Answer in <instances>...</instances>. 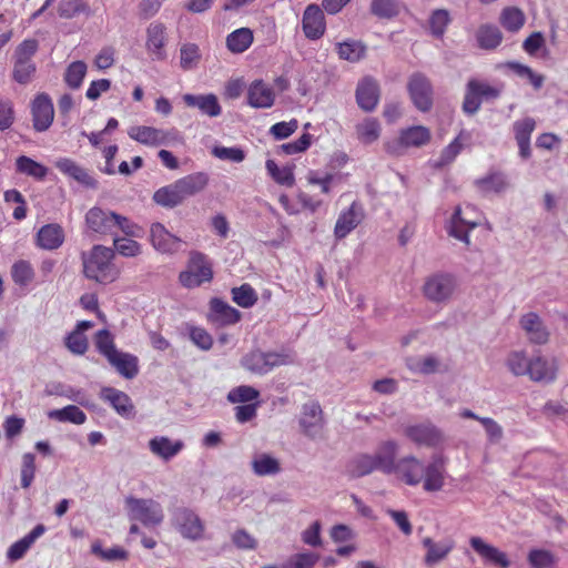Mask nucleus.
<instances>
[{
  "label": "nucleus",
  "mask_w": 568,
  "mask_h": 568,
  "mask_svg": "<svg viewBox=\"0 0 568 568\" xmlns=\"http://www.w3.org/2000/svg\"><path fill=\"white\" fill-rule=\"evenodd\" d=\"M469 544L484 562L490 564L497 568L510 567L511 562L507 554L499 550L497 547L487 544L483 538L474 536L469 539Z\"/></svg>",
  "instance_id": "nucleus-19"
},
{
  "label": "nucleus",
  "mask_w": 568,
  "mask_h": 568,
  "mask_svg": "<svg viewBox=\"0 0 568 568\" xmlns=\"http://www.w3.org/2000/svg\"><path fill=\"white\" fill-rule=\"evenodd\" d=\"M36 456L32 453H26L21 459V486L29 488L36 476Z\"/></svg>",
  "instance_id": "nucleus-63"
},
{
  "label": "nucleus",
  "mask_w": 568,
  "mask_h": 568,
  "mask_svg": "<svg viewBox=\"0 0 568 568\" xmlns=\"http://www.w3.org/2000/svg\"><path fill=\"white\" fill-rule=\"evenodd\" d=\"M375 469H378L376 458L367 454L356 456L347 465V474L353 478L366 476Z\"/></svg>",
  "instance_id": "nucleus-43"
},
{
  "label": "nucleus",
  "mask_w": 568,
  "mask_h": 568,
  "mask_svg": "<svg viewBox=\"0 0 568 568\" xmlns=\"http://www.w3.org/2000/svg\"><path fill=\"white\" fill-rule=\"evenodd\" d=\"M150 239L153 247L164 254L176 253L182 240L169 232L162 223H153L150 227Z\"/></svg>",
  "instance_id": "nucleus-21"
},
{
  "label": "nucleus",
  "mask_w": 568,
  "mask_h": 568,
  "mask_svg": "<svg viewBox=\"0 0 568 568\" xmlns=\"http://www.w3.org/2000/svg\"><path fill=\"white\" fill-rule=\"evenodd\" d=\"M265 168L272 180L278 185L293 187L295 185L294 165L278 166L274 160L268 159Z\"/></svg>",
  "instance_id": "nucleus-39"
},
{
  "label": "nucleus",
  "mask_w": 568,
  "mask_h": 568,
  "mask_svg": "<svg viewBox=\"0 0 568 568\" xmlns=\"http://www.w3.org/2000/svg\"><path fill=\"white\" fill-rule=\"evenodd\" d=\"M231 294L233 302L243 308L252 307L257 302L255 290L247 283L233 287Z\"/></svg>",
  "instance_id": "nucleus-54"
},
{
  "label": "nucleus",
  "mask_w": 568,
  "mask_h": 568,
  "mask_svg": "<svg viewBox=\"0 0 568 568\" xmlns=\"http://www.w3.org/2000/svg\"><path fill=\"white\" fill-rule=\"evenodd\" d=\"M36 70L37 68L33 61L16 60L12 78L20 84H27L33 78Z\"/></svg>",
  "instance_id": "nucleus-60"
},
{
  "label": "nucleus",
  "mask_w": 568,
  "mask_h": 568,
  "mask_svg": "<svg viewBox=\"0 0 568 568\" xmlns=\"http://www.w3.org/2000/svg\"><path fill=\"white\" fill-rule=\"evenodd\" d=\"M425 465L417 457L409 455L402 457L396 463V468L393 474L408 486H417L422 483L424 477Z\"/></svg>",
  "instance_id": "nucleus-16"
},
{
  "label": "nucleus",
  "mask_w": 568,
  "mask_h": 568,
  "mask_svg": "<svg viewBox=\"0 0 568 568\" xmlns=\"http://www.w3.org/2000/svg\"><path fill=\"white\" fill-rule=\"evenodd\" d=\"M260 397V392L248 385H241L232 388L227 394L230 403H251Z\"/></svg>",
  "instance_id": "nucleus-58"
},
{
  "label": "nucleus",
  "mask_w": 568,
  "mask_h": 568,
  "mask_svg": "<svg viewBox=\"0 0 568 568\" xmlns=\"http://www.w3.org/2000/svg\"><path fill=\"white\" fill-rule=\"evenodd\" d=\"M253 471L257 476L275 475L280 473V462L268 454H260L252 460Z\"/></svg>",
  "instance_id": "nucleus-52"
},
{
  "label": "nucleus",
  "mask_w": 568,
  "mask_h": 568,
  "mask_svg": "<svg viewBox=\"0 0 568 568\" xmlns=\"http://www.w3.org/2000/svg\"><path fill=\"white\" fill-rule=\"evenodd\" d=\"M500 93L501 88L470 79L466 85L463 110L467 114H475L480 109L483 100H495Z\"/></svg>",
  "instance_id": "nucleus-7"
},
{
  "label": "nucleus",
  "mask_w": 568,
  "mask_h": 568,
  "mask_svg": "<svg viewBox=\"0 0 568 568\" xmlns=\"http://www.w3.org/2000/svg\"><path fill=\"white\" fill-rule=\"evenodd\" d=\"M456 278L450 274H435L424 284V295L433 302L440 303L449 300L456 290Z\"/></svg>",
  "instance_id": "nucleus-8"
},
{
  "label": "nucleus",
  "mask_w": 568,
  "mask_h": 568,
  "mask_svg": "<svg viewBox=\"0 0 568 568\" xmlns=\"http://www.w3.org/2000/svg\"><path fill=\"white\" fill-rule=\"evenodd\" d=\"M293 358L287 353L252 351L242 358V366L256 375H265L273 368L288 365Z\"/></svg>",
  "instance_id": "nucleus-4"
},
{
  "label": "nucleus",
  "mask_w": 568,
  "mask_h": 568,
  "mask_svg": "<svg viewBox=\"0 0 568 568\" xmlns=\"http://www.w3.org/2000/svg\"><path fill=\"white\" fill-rule=\"evenodd\" d=\"M423 488L427 493H435L443 489L445 485V459L434 458L424 467Z\"/></svg>",
  "instance_id": "nucleus-27"
},
{
  "label": "nucleus",
  "mask_w": 568,
  "mask_h": 568,
  "mask_svg": "<svg viewBox=\"0 0 568 568\" xmlns=\"http://www.w3.org/2000/svg\"><path fill=\"white\" fill-rule=\"evenodd\" d=\"M153 201L163 207H175L184 202L175 182L160 187L153 194Z\"/></svg>",
  "instance_id": "nucleus-41"
},
{
  "label": "nucleus",
  "mask_w": 568,
  "mask_h": 568,
  "mask_svg": "<svg viewBox=\"0 0 568 568\" xmlns=\"http://www.w3.org/2000/svg\"><path fill=\"white\" fill-rule=\"evenodd\" d=\"M16 169L17 172L31 176L39 181L43 180L48 174V169L43 164L34 161L33 159L27 155H20L19 158H17Z\"/></svg>",
  "instance_id": "nucleus-47"
},
{
  "label": "nucleus",
  "mask_w": 568,
  "mask_h": 568,
  "mask_svg": "<svg viewBox=\"0 0 568 568\" xmlns=\"http://www.w3.org/2000/svg\"><path fill=\"white\" fill-rule=\"evenodd\" d=\"M11 278L16 285L26 287L30 285L34 278V268L27 260H18L11 266Z\"/></svg>",
  "instance_id": "nucleus-48"
},
{
  "label": "nucleus",
  "mask_w": 568,
  "mask_h": 568,
  "mask_svg": "<svg viewBox=\"0 0 568 568\" xmlns=\"http://www.w3.org/2000/svg\"><path fill=\"white\" fill-rule=\"evenodd\" d=\"M166 28L162 22H152L146 28L145 48L153 60L163 61L166 59Z\"/></svg>",
  "instance_id": "nucleus-20"
},
{
  "label": "nucleus",
  "mask_w": 568,
  "mask_h": 568,
  "mask_svg": "<svg viewBox=\"0 0 568 568\" xmlns=\"http://www.w3.org/2000/svg\"><path fill=\"white\" fill-rule=\"evenodd\" d=\"M520 326L525 331L530 343L542 345L548 342L549 333L536 313L530 312L523 315L520 318Z\"/></svg>",
  "instance_id": "nucleus-31"
},
{
  "label": "nucleus",
  "mask_w": 568,
  "mask_h": 568,
  "mask_svg": "<svg viewBox=\"0 0 568 568\" xmlns=\"http://www.w3.org/2000/svg\"><path fill=\"white\" fill-rule=\"evenodd\" d=\"M475 184L483 193H500L508 187L506 175L499 171L489 172L486 176L477 179Z\"/></svg>",
  "instance_id": "nucleus-40"
},
{
  "label": "nucleus",
  "mask_w": 568,
  "mask_h": 568,
  "mask_svg": "<svg viewBox=\"0 0 568 568\" xmlns=\"http://www.w3.org/2000/svg\"><path fill=\"white\" fill-rule=\"evenodd\" d=\"M499 22L508 32H518L526 22L525 13L517 7H506L501 10Z\"/></svg>",
  "instance_id": "nucleus-42"
},
{
  "label": "nucleus",
  "mask_w": 568,
  "mask_h": 568,
  "mask_svg": "<svg viewBox=\"0 0 568 568\" xmlns=\"http://www.w3.org/2000/svg\"><path fill=\"white\" fill-rule=\"evenodd\" d=\"M422 544L426 549L424 564L428 567H433L443 561L444 559H446L447 556L455 548V541L449 538L440 541H435L430 537H425L423 538Z\"/></svg>",
  "instance_id": "nucleus-26"
},
{
  "label": "nucleus",
  "mask_w": 568,
  "mask_h": 568,
  "mask_svg": "<svg viewBox=\"0 0 568 568\" xmlns=\"http://www.w3.org/2000/svg\"><path fill=\"white\" fill-rule=\"evenodd\" d=\"M275 101L274 89L262 79L254 80L247 88V104L255 109L272 108Z\"/></svg>",
  "instance_id": "nucleus-23"
},
{
  "label": "nucleus",
  "mask_w": 568,
  "mask_h": 568,
  "mask_svg": "<svg viewBox=\"0 0 568 568\" xmlns=\"http://www.w3.org/2000/svg\"><path fill=\"white\" fill-rule=\"evenodd\" d=\"M82 274L89 281L100 285H109L121 276V268L115 264V251L104 245H93L80 255Z\"/></svg>",
  "instance_id": "nucleus-1"
},
{
  "label": "nucleus",
  "mask_w": 568,
  "mask_h": 568,
  "mask_svg": "<svg viewBox=\"0 0 568 568\" xmlns=\"http://www.w3.org/2000/svg\"><path fill=\"white\" fill-rule=\"evenodd\" d=\"M100 398L109 403L110 406L124 418H132L135 415L134 405L130 396L114 387H103L100 392Z\"/></svg>",
  "instance_id": "nucleus-22"
},
{
  "label": "nucleus",
  "mask_w": 568,
  "mask_h": 568,
  "mask_svg": "<svg viewBox=\"0 0 568 568\" xmlns=\"http://www.w3.org/2000/svg\"><path fill=\"white\" fill-rule=\"evenodd\" d=\"M55 168L64 175L75 180L77 182L81 183L82 185L90 187V189H97L98 187V181L89 174V172L80 166L75 161L69 158H61L57 160Z\"/></svg>",
  "instance_id": "nucleus-29"
},
{
  "label": "nucleus",
  "mask_w": 568,
  "mask_h": 568,
  "mask_svg": "<svg viewBox=\"0 0 568 568\" xmlns=\"http://www.w3.org/2000/svg\"><path fill=\"white\" fill-rule=\"evenodd\" d=\"M125 504L131 518L139 520L145 527H156L164 519L163 508L154 499L128 497Z\"/></svg>",
  "instance_id": "nucleus-6"
},
{
  "label": "nucleus",
  "mask_w": 568,
  "mask_h": 568,
  "mask_svg": "<svg viewBox=\"0 0 568 568\" xmlns=\"http://www.w3.org/2000/svg\"><path fill=\"white\" fill-rule=\"evenodd\" d=\"M201 60L200 48L195 43H184L180 49V64L183 70H191Z\"/></svg>",
  "instance_id": "nucleus-56"
},
{
  "label": "nucleus",
  "mask_w": 568,
  "mask_h": 568,
  "mask_svg": "<svg viewBox=\"0 0 568 568\" xmlns=\"http://www.w3.org/2000/svg\"><path fill=\"white\" fill-rule=\"evenodd\" d=\"M32 126L37 132L47 131L54 119V108L47 93H39L31 103Z\"/></svg>",
  "instance_id": "nucleus-11"
},
{
  "label": "nucleus",
  "mask_w": 568,
  "mask_h": 568,
  "mask_svg": "<svg viewBox=\"0 0 568 568\" xmlns=\"http://www.w3.org/2000/svg\"><path fill=\"white\" fill-rule=\"evenodd\" d=\"M108 362L125 378H133L139 373L138 357L116 351L108 358Z\"/></svg>",
  "instance_id": "nucleus-37"
},
{
  "label": "nucleus",
  "mask_w": 568,
  "mask_h": 568,
  "mask_svg": "<svg viewBox=\"0 0 568 568\" xmlns=\"http://www.w3.org/2000/svg\"><path fill=\"white\" fill-rule=\"evenodd\" d=\"M88 229L100 235H115L121 230L126 235H133V225L125 216L101 207H91L85 214Z\"/></svg>",
  "instance_id": "nucleus-2"
},
{
  "label": "nucleus",
  "mask_w": 568,
  "mask_h": 568,
  "mask_svg": "<svg viewBox=\"0 0 568 568\" xmlns=\"http://www.w3.org/2000/svg\"><path fill=\"white\" fill-rule=\"evenodd\" d=\"M94 344L98 352L106 359L118 351L114 345V337L108 329H100L95 333Z\"/></svg>",
  "instance_id": "nucleus-57"
},
{
  "label": "nucleus",
  "mask_w": 568,
  "mask_h": 568,
  "mask_svg": "<svg viewBox=\"0 0 568 568\" xmlns=\"http://www.w3.org/2000/svg\"><path fill=\"white\" fill-rule=\"evenodd\" d=\"M432 138L428 128L424 125H413L400 130L397 139L385 143V151L393 155L399 156L408 148H420L426 145Z\"/></svg>",
  "instance_id": "nucleus-5"
},
{
  "label": "nucleus",
  "mask_w": 568,
  "mask_h": 568,
  "mask_svg": "<svg viewBox=\"0 0 568 568\" xmlns=\"http://www.w3.org/2000/svg\"><path fill=\"white\" fill-rule=\"evenodd\" d=\"M115 253L124 257H135L141 254L142 246L139 242L129 237H113Z\"/></svg>",
  "instance_id": "nucleus-59"
},
{
  "label": "nucleus",
  "mask_w": 568,
  "mask_h": 568,
  "mask_svg": "<svg viewBox=\"0 0 568 568\" xmlns=\"http://www.w3.org/2000/svg\"><path fill=\"white\" fill-rule=\"evenodd\" d=\"M302 30L306 39L316 41L326 32V19L323 10L316 3L308 4L302 17Z\"/></svg>",
  "instance_id": "nucleus-12"
},
{
  "label": "nucleus",
  "mask_w": 568,
  "mask_h": 568,
  "mask_svg": "<svg viewBox=\"0 0 568 568\" xmlns=\"http://www.w3.org/2000/svg\"><path fill=\"white\" fill-rule=\"evenodd\" d=\"M48 417L61 423L69 422L75 425H82L87 420L85 413L75 405H68L60 409L50 410Z\"/></svg>",
  "instance_id": "nucleus-46"
},
{
  "label": "nucleus",
  "mask_w": 568,
  "mask_h": 568,
  "mask_svg": "<svg viewBox=\"0 0 568 568\" xmlns=\"http://www.w3.org/2000/svg\"><path fill=\"white\" fill-rule=\"evenodd\" d=\"M530 358L524 351H514L509 353L506 365L515 376H527Z\"/></svg>",
  "instance_id": "nucleus-55"
},
{
  "label": "nucleus",
  "mask_w": 568,
  "mask_h": 568,
  "mask_svg": "<svg viewBox=\"0 0 568 568\" xmlns=\"http://www.w3.org/2000/svg\"><path fill=\"white\" fill-rule=\"evenodd\" d=\"M253 42V32L248 28H240L231 32L226 38L227 49L233 53H242Z\"/></svg>",
  "instance_id": "nucleus-45"
},
{
  "label": "nucleus",
  "mask_w": 568,
  "mask_h": 568,
  "mask_svg": "<svg viewBox=\"0 0 568 568\" xmlns=\"http://www.w3.org/2000/svg\"><path fill=\"white\" fill-rule=\"evenodd\" d=\"M298 422L305 436L312 439L322 437L325 422L320 403L315 400L305 403Z\"/></svg>",
  "instance_id": "nucleus-9"
},
{
  "label": "nucleus",
  "mask_w": 568,
  "mask_h": 568,
  "mask_svg": "<svg viewBox=\"0 0 568 568\" xmlns=\"http://www.w3.org/2000/svg\"><path fill=\"white\" fill-rule=\"evenodd\" d=\"M535 128L536 121L529 116L514 122V135L518 144L519 155L523 159H528L531 155L530 136L535 131Z\"/></svg>",
  "instance_id": "nucleus-30"
},
{
  "label": "nucleus",
  "mask_w": 568,
  "mask_h": 568,
  "mask_svg": "<svg viewBox=\"0 0 568 568\" xmlns=\"http://www.w3.org/2000/svg\"><path fill=\"white\" fill-rule=\"evenodd\" d=\"M64 240L63 227L58 223H49L38 230L34 243L39 248L54 251L62 246Z\"/></svg>",
  "instance_id": "nucleus-25"
},
{
  "label": "nucleus",
  "mask_w": 568,
  "mask_h": 568,
  "mask_svg": "<svg viewBox=\"0 0 568 568\" xmlns=\"http://www.w3.org/2000/svg\"><path fill=\"white\" fill-rule=\"evenodd\" d=\"M183 101L187 106L199 108L203 114L212 118L220 115L222 111L214 94L194 95L187 93L183 95Z\"/></svg>",
  "instance_id": "nucleus-36"
},
{
  "label": "nucleus",
  "mask_w": 568,
  "mask_h": 568,
  "mask_svg": "<svg viewBox=\"0 0 568 568\" xmlns=\"http://www.w3.org/2000/svg\"><path fill=\"white\" fill-rule=\"evenodd\" d=\"M213 278L212 263L209 257L197 251L190 253L186 270L179 275V281L186 288L199 287Z\"/></svg>",
  "instance_id": "nucleus-3"
},
{
  "label": "nucleus",
  "mask_w": 568,
  "mask_h": 568,
  "mask_svg": "<svg viewBox=\"0 0 568 568\" xmlns=\"http://www.w3.org/2000/svg\"><path fill=\"white\" fill-rule=\"evenodd\" d=\"M336 175L329 172L321 173L317 170H310L306 174V181L310 185H317L323 194H329L332 190V183Z\"/></svg>",
  "instance_id": "nucleus-61"
},
{
  "label": "nucleus",
  "mask_w": 568,
  "mask_h": 568,
  "mask_svg": "<svg viewBox=\"0 0 568 568\" xmlns=\"http://www.w3.org/2000/svg\"><path fill=\"white\" fill-rule=\"evenodd\" d=\"M184 447L185 444L183 440H173L166 436H155L149 440L150 452L165 462L171 460L173 457L179 455Z\"/></svg>",
  "instance_id": "nucleus-28"
},
{
  "label": "nucleus",
  "mask_w": 568,
  "mask_h": 568,
  "mask_svg": "<svg viewBox=\"0 0 568 568\" xmlns=\"http://www.w3.org/2000/svg\"><path fill=\"white\" fill-rule=\"evenodd\" d=\"M367 52L366 45L358 40H346L336 43V53L341 60L356 63L365 58Z\"/></svg>",
  "instance_id": "nucleus-38"
},
{
  "label": "nucleus",
  "mask_w": 568,
  "mask_h": 568,
  "mask_svg": "<svg viewBox=\"0 0 568 568\" xmlns=\"http://www.w3.org/2000/svg\"><path fill=\"white\" fill-rule=\"evenodd\" d=\"M211 321L220 326L236 324L241 313L221 298L214 297L210 302Z\"/></svg>",
  "instance_id": "nucleus-32"
},
{
  "label": "nucleus",
  "mask_w": 568,
  "mask_h": 568,
  "mask_svg": "<svg viewBox=\"0 0 568 568\" xmlns=\"http://www.w3.org/2000/svg\"><path fill=\"white\" fill-rule=\"evenodd\" d=\"M477 226V222H470L466 219L462 217V210L457 207L452 217L449 235L454 236L457 240L469 244L468 233L470 230Z\"/></svg>",
  "instance_id": "nucleus-44"
},
{
  "label": "nucleus",
  "mask_w": 568,
  "mask_h": 568,
  "mask_svg": "<svg viewBox=\"0 0 568 568\" xmlns=\"http://www.w3.org/2000/svg\"><path fill=\"white\" fill-rule=\"evenodd\" d=\"M173 524L184 538L196 540L203 536L204 526L200 517L191 509H176L173 515Z\"/></svg>",
  "instance_id": "nucleus-14"
},
{
  "label": "nucleus",
  "mask_w": 568,
  "mask_h": 568,
  "mask_svg": "<svg viewBox=\"0 0 568 568\" xmlns=\"http://www.w3.org/2000/svg\"><path fill=\"white\" fill-rule=\"evenodd\" d=\"M405 436L417 446L438 447L444 442V435L432 423L409 425L404 429Z\"/></svg>",
  "instance_id": "nucleus-10"
},
{
  "label": "nucleus",
  "mask_w": 568,
  "mask_h": 568,
  "mask_svg": "<svg viewBox=\"0 0 568 568\" xmlns=\"http://www.w3.org/2000/svg\"><path fill=\"white\" fill-rule=\"evenodd\" d=\"M452 18L446 9H436L430 13L428 23L430 33L436 38H442L446 32Z\"/></svg>",
  "instance_id": "nucleus-53"
},
{
  "label": "nucleus",
  "mask_w": 568,
  "mask_h": 568,
  "mask_svg": "<svg viewBox=\"0 0 568 568\" xmlns=\"http://www.w3.org/2000/svg\"><path fill=\"white\" fill-rule=\"evenodd\" d=\"M379 93L377 81L372 77H365L357 84L356 102L362 110L371 112L379 102Z\"/></svg>",
  "instance_id": "nucleus-24"
},
{
  "label": "nucleus",
  "mask_w": 568,
  "mask_h": 568,
  "mask_svg": "<svg viewBox=\"0 0 568 568\" xmlns=\"http://www.w3.org/2000/svg\"><path fill=\"white\" fill-rule=\"evenodd\" d=\"M365 213L361 202L354 201L348 209L341 212L334 226V235L342 240L346 237L364 219Z\"/></svg>",
  "instance_id": "nucleus-17"
},
{
  "label": "nucleus",
  "mask_w": 568,
  "mask_h": 568,
  "mask_svg": "<svg viewBox=\"0 0 568 568\" xmlns=\"http://www.w3.org/2000/svg\"><path fill=\"white\" fill-rule=\"evenodd\" d=\"M398 446L396 442L394 440H386L383 442L378 450L375 455H373L374 458H376V464L379 470H382L384 474H393L396 468V454H397Z\"/></svg>",
  "instance_id": "nucleus-35"
},
{
  "label": "nucleus",
  "mask_w": 568,
  "mask_h": 568,
  "mask_svg": "<svg viewBox=\"0 0 568 568\" xmlns=\"http://www.w3.org/2000/svg\"><path fill=\"white\" fill-rule=\"evenodd\" d=\"M558 374V363L555 358L548 359L545 356L537 355L530 358L527 376L536 383L550 384L556 381Z\"/></svg>",
  "instance_id": "nucleus-18"
},
{
  "label": "nucleus",
  "mask_w": 568,
  "mask_h": 568,
  "mask_svg": "<svg viewBox=\"0 0 568 568\" xmlns=\"http://www.w3.org/2000/svg\"><path fill=\"white\" fill-rule=\"evenodd\" d=\"M408 92L414 105L426 112L433 105V90L428 79L422 73H414L408 81Z\"/></svg>",
  "instance_id": "nucleus-15"
},
{
  "label": "nucleus",
  "mask_w": 568,
  "mask_h": 568,
  "mask_svg": "<svg viewBox=\"0 0 568 568\" xmlns=\"http://www.w3.org/2000/svg\"><path fill=\"white\" fill-rule=\"evenodd\" d=\"M128 134L131 139L149 146L166 145L176 139L175 131H164L146 125L132 126Z\"/></svg>",
  "instance_id": "nucleus-13"
},
{
  "label": "nucleus",
  "mask_w": 568,
  "mask_h": 568,
  "mask_svg": "<svg viewBox=\"0 0 568 568\" xmlns=\"http://www.w3.org/2000/svg\"><path fill=\"white\" fill-rule=\"evenodd\" d=\"M175 183L182 199L185 201L187 197L200 193L206 187L209 176L204 172H196L176 180Z\"/></svg>",
  "instance_id": "nucleus-33"
},
{
  "label": "nucleus",
  "mask_w": 568,
  "mask_h": 568,
  "mask_svg": "<svg viewBox=\"0 0 568 568\" xmlns=\"http://www.w3.org/2000/svg\"><path fill=\"white\" fill-rule=\"evenodd\" d=\"M65 346L71 353L75 355H83L89 347L88 338L81 332L72 331L65 337Z\"/></svg>",
  "instance_id": "nucleus-64"
},
{
  "label": "nucleus",
  "mask_w": 568,
  "mask_h": 568,
  "mask_svg": "<svg viewBox=\"0 0 568 568\" xmlns=\"http://www.w3.org/2000/svg\"><path fill=\"white\" fill-rule=\"evenodd\" d=\"M358 140L364 144H371L378 140L381 135V124L374 118H367L356 125Z\"/></svg>",
  "instance_id": "nucleus-51"
},
{
  "label": "nucleus",
  "mask_w": 568,
  "mask_h": 568,
  "mask_svg": "<svg viewBox=\"0 0 568 568\" xmlns=\"http://www.w3.org/2000/svg\"><path fill=\"white\" fill-rule=\"evenodd\" d=\"M501 40L503 34L496 26L483 24L477 31V41L481 49H496L501 43Z\"/></svg>",
  "instance_id": "nucleus-49"
},
{
  "label": "nucleus",
  "mask_w": 568,
  "mask_h": 568,
  "mask_svg": "<svg viewBox=\"0 0 568 568\" xmlns=\"http://www.w3.org/2000/svg\"><path fill=\"white\" fill-rule=\"evenodd\" d=\"M87 70L88 67L84 61L78 60L71 62L67 67L63 75L65 84L72 90L79 89L83 83Z\"/></svg>",
  "instance_id": "nucleus-50"
},
{
  "label": "nucleus",
  "mask_w": 568,
  "mask_h": 568,
  "mask_svg": "<svg viewBox=\"0 0 568 568\" xmlns=\"http://www.w3.org/2000/svg\"><path fill=\"white\" fill-rule=\"evenodd\" d=\"M371 12L378 18L390 19L398 14L396 0H372Z\"/></svg>",
  "instance_id": "nucleus-62"
},
{
  "label": "nucleus",
  "mask_w": 568,
  "mask_h": 568,
  "mask_svg": "<svg viewBox=\"0 0 568 568\" xmlns=\"http://www.w3.org/2000/svg\"><path fill=\"white\" fill-rule=\"evenodd\" d=\"M44 531L45 527L42 524L37 525L29 534L9 547L7 551L8 559L11 561L21 559L34 541L44 534Z\"/></svg>",
  "instance_id": "nucleus-34"
}]
</instances>
